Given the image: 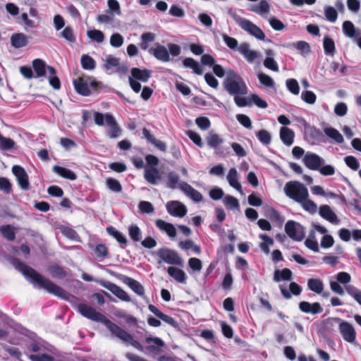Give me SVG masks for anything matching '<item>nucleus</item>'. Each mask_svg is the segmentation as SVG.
I'll use <instances>...</instances> for the list:
<instances>
[{
	"label": "nucleus",
	"mask_w": 361,
	"mask_h": 361,
	"mask_svg": "<svg viewBox=\"0 0 361 361\" xmlns=\"http://www.w3.org/2000/svg\"><path fill=\"white\" fill-rule=\"evenodd\" d=\"M11 264L19 271L26 279L32 283L35 288L39 289H44L48 293L59 297H63L65 295L64 290L55 284L49 279L44 277L33 268L29 267L18 258H13Z\"/></svg>",
	"instance_id": "f257e3e1"
},
{
	"label": "nucleus",
	"mask_w": 361,
	"mask_h": 361,
	"mask_svg": "<svg viewBox=\"0 0 361 361\" xmlns=\"http://www.w3.org/2000/svg\"><path fill=\"white\" fill-rule=\"evenodd\" d=\"M224 86L231 95H243L247 92V86L242 77L231 69L227 71Z\"/></svg>",
	"instance_id": "f03ea898"
},
{
	"label": "nucleus",
	"mask_w": 361,
	"mask_h": 361,
	"mask_svg": "<svg viewBox=\"0 0 361 361\" xmlns=\"http://www.w3.org/2000/svg\"><path fill=\"white\" fill-rule=\"evenodd\" d=\"M73 83L75 91L82 96H89L92 92H99L102 85V82L97 81L94 78L86 75L73 80Z\"/></svg>",
	"instance_id": "7ed1b4c3"
},
{
	"label": "nucleus",
	"mask_w": 361,
	"mask_h": 361,
	"mask_svg": "<svg viewBox=\"0 0 361 361\" xmlns=\"http://www.w3.org/2000/svg\"><path fill=\"white\" fill-rule=\"evenodd\" d=\"M284 192L287 197L296 202H301L305 197H309L307 187L297 180L287 182L284 186Z\"/></svg>",
	"instance_id": "20e7f679"
},
{
	"label": "nucleus",
	"mask_w": 361,
	"mask_h": 361,
	"mask_svg": "<svg viewBox=\"0 0 361 361\" xmlns=\"http://www.w3.org/2000/svg\"><path fill=\"white\" fill-rule=\"evenodd\" d=\"M78 312L85 317L94 322L103 323L106 328L111 331V325L116 324L112 322L110 319H107L104 314L97 312L94 308L81 303L78 305Z\"/></svg>",
	"instance_id": "39448f33"
},
{
	"label": "nucleus",
	"mask_w": 361,
	"mask_h": 361,
	"mask_svg": "<svg viewBox=\"0 0 361 361\" xmlns=\"http://www.w3.org/2000/svg\"><path fill=\"white\" fill-rule=\"evenodd\" d=\"M110 326H111L110 332L113 336L124 342L129 343L131 345L140 351L143 350V346L137 341L135 340L130 334L121 328L116 324L115 325H111Z\"/></svg>",
	"instance_id": "423d86ee"
},
{
	"label": "nucleus",
	"mask_w": 361,
	"mask_h": 361,
	"mask_svg": "<svg viewBox=\"0 0 361 361\" xmlns=\"http://www.w3.org/2000/svg\"><path fill=\"white\" fill-rule=\"evenodd\" d=\"M286 234L295 241H301L305 235V227L293 220L288 221L285 224Z\"/></svg>",
	"instance_id": "0eeeda50"
},
{
	"label": "nucleus",
	"mask_w": 361,
	"mask_h": 361,
	"mask_svg": "<svg viewBox=\"0 0 361 361\" xmlns=\"http://www.w3.org/2000/svg\"><path fill=\"white\" fill-rule=\"evenodd\" d=\"M335 321L339 322L338 329L344 341L348 343H353L356 340L357 334L353 326L340 318L336 317Z\"/></svg>",
	"instance_id": "6e6552de"
},
{
	"label": "nucleus",
	"mask_w": 361,
	"mask_h": 361,
	"mask_svg": "<svg viewBox=\"0 0 361 361\" xmlns=\"http://www.w3.org/2000/svg\"><path fill=\"white\" fill-rule=\"evenodd\" d=\"M157 255L161 261L167 264L179 266L183 264V259L175 250L169 248H161L158 250Z\"/></svg>",
	"instance_id": "1a4fd4ad"
},
{
	"label": "nucleus",
	"mask_w": 361,
	"mask_h": 361,
	"mask_svg": "<svg viewBox=\"0 0 361 361\" xmlns=\"http://www.w3.org/2000/svg\"><path fill=\"white\" fill-rule=\"evenodd\" d=\"M240 27L248 32L250 35L254 36L259 40H264L266 36L262 30L257 26L255 24L252 23L250 20L247 19H242L239 22Z\"/></svg>",
	"instance_id": "9d476101"
},
{
	"label": "nucleus",
	"mask_w": 361,
	"mask_h": 361,
	"mask_svg": "<svg viewBox=\"0 0 361 361\" xmlns=\"http://www.w3.org/2000/svg\"><path fill=\"white\" fill-rule=\"evenodd\" d=\"M116 277L122 283L127 285L137 295L141 297L145 295L144 287L139 281L121 274H117Z\"/></svg>",
	"instance_id": "9b49d317"
},
{
	"label": "nucleus",
	"mask_w": 361,
	"mask_h": 361,
	"mask_svg": "<svg viewBox=\"0 0 361 361\" xmlns=\"http://www.w3.org/2000/svg\"><path fill=\"white\" fill-rule=\"evenodd\" d=\"M99 284L104 288L109 290L110 292H111L114 295H116L122 301L130 302L131 300V298L129 296V295L116 284L108 281H102L99 283Z\"/></svg>",
	"instance_id": "f8f14e48"
},
{
	"label": "nucleus",
	"mask_w": 361,
	"mask_h": 361,
	"mask_svg": "<svg viewBox=\"0 0 361 361\" xmlns=\"http://www.w3.org/2000/svg\"><path fill=\"white\" fill-rule=\"evenodd\" d=\"M12 172L16 177L20 187L24 190H27L30 188V183L25 170L20 166L14 165L12 167Z\"/></svg>",
	"instance_id": "ddd939ff"
},
{
	"label": "nucleus",
	"mask_w": 361,
	"mask_h": 361,
	"mask_svg": "<svg viewBox=\"0 0 361 361\" xmlns=\"http://www.w3.org/2000/svg\"><path fill=\"white\" fill-rule=\"evenodd\" d=\"M167 212L173 216L183 217L187 214L186 207L178 201H170L166 204Z\"/></svg>",
	"instance_id": "4468645a"
},
{
	"label": "nucleus",
	"mask_w": 361,
	"mask_h": 361,
	"mask_svg": "<svg viewBox=\"0 0 361 361\" xmlns=\"http://www.w3.org/2000/svg\"><path fill=\"white\" fill-rule=\"evenodd\" d=\"M148 309L151 312H152L156 317L162 320L164 322L168 324L173 328L178 327V323L173 317L163 313L154 305H149Z\"/></svg>",
	"instance_id": "2eb2a0df"
},
{
	"label": "nucleus",
	"mask_w": 361,
	"mask_h": 361,
	"mask_svg": "<svg viewBox=\"0 0 361 361\" xmlns=\"http://www.w3.org/2000/svg\"><path fill=\"white\" fill-rule=\"evenodd\" d=\"M303 162L306 167L311 170H318L322 162V159L317 154L314 153H307L304 158Z\"/></svg>",
	"instance_id": "dca6fc26"
},
{
	"label": "nucleus",
	"mask_w": 361,
	"mask_h": 361,
	"mask_svg": "<svg viewBox=\"0 0 361 361\" xmlns=\"http://www.w3.org/2000/svg\"><path fill=\"white\" fill-rule=\"evenodd\" d=\"M105 121L109 127L108 135L110 138H116L121 135V128H119L116 119L110 114H105Z\"/></svg>",
	"instance_id": "f3484780"
},
{
	"label": "nucleus",
	"mask_w": 361,
	"mask_h": 361,
	"mask_svg": "<svg viewBox=\"0 0 361 361\" xmlns=\"http://www.w3.org/2000/svg\"><path fill=\"white\" fill-rule=\"evenodd\" d=\"M179 188L183 190L188 196L196 202H201L203 199L202 195L197 190L193 188L186 182H180L178 184Z\"/></svg>",
	"instance_id": "a211bd4d"
},
{
	"label": "nucleus",
	"mask_w": 361,
	"mask_h": 361,
	"mask_svg": "<svg viewBox=\"0 0 361 361\" xmlns=\"http://www.w3.org/2000/svg\"><path fill=\"white\" fill-rule=\"evenodd\" d=\"M144 178L147 183L152 185H157L161 179V176L157 167H150L149 166L145 169Z\"/></svg>",
	"instance_id": "6ab92c4d"
},
{
	"label": "nucleus",
	"mask_w": 361,
	"mask_h": 361,
	"mask_svg": "<svg viewBox=\"0 0 361 361\" xmlns=\"http://www.w3.org/2000/svg\"><path fill=\"white\" fill-rule=\"evenodd\" d=\"M149 52L157 60L163 62H169L170 61L169 52L163 45L158 44L155 48H151Z\"/></svg>",
	"instance_id": "aec40b11"
},
{
	"label": "nucleus",
	"mask_w": 361,
	"mask_h": 361,
	"mask_svg": "<svg viewBox=\"0 0 361 361\" xmlns=\"http://www.w3.org/2000/svg\"><path fill=\"white\" fill-rule=\"evenodd\" d=\"M207 142L211 148L215 149L216 154H223V151L221 150L220 146L224 142V140L218 134L209 133L207 137Z\"/></svg>",
	"instance_id": "412c9836"
},
{
	"label": "nucleus",
	"mask_w": 361,
	"mask_h": 361,
	"mask_svg": "<svg viewBox=\"0 0 361 361\" xmlns=\"http://www.w3.org/2000/svg\"><path fill=\"white\" fill-rule=\"evenodd\" d=\"M267 57L264 60L263 64L265 68L274 72H279V68L276 61L274 59L275 52L271 49H268L264 51Z\"/></svg>",
	"instance_id": "4be33fe9"
},
{
	"label": "nucleus",
	"mask_w": 361,
	"mask_h": 361,
	"mask_svg": "<svg viewBox=\"0 0 361 361\" xmlns=\"http://www.w3.org/2000/svg\"><path fill=\"white\" fill-rule=\"evenodd\" d=\"M280 290L281 295L286 300L290 299L292 297V294L295 296H298L300 295L302 292L301 286L295 282H291L289 284V291L285 288H283L282 286H280Z\"/></svg>",
	"instance_id": "5701e85b"
},
{
	"label": "nucleus",
	"mask_w": 361,
	"mask_h": 361,
	"mask_svg": "<svg viewBox=\"0 0 361 361\" xmlns=\"http://www.w3.org/2000/svg\"><path fill=\"white\" fill-rule=\"evenodd\" d=\"M319 215L331 224H337L339 222L336 214L329 205L324 204L319 207Z\"/></svg>",
	"instance_id": "b1692460"
},
{
	"label": "nucleus",
	"mask_w": 361,
	"mask_h": 361,
	"mask_svg": "<svg viewBox=\"0 0 361 361\" xmlns=\"http://www.w3.org/2000/svg\"><path fill=\"white\" fill-rule=\"evenodd\" d=\"M295 137L294 131L286 126L281 127L280 129V138L282 142L286 146H290L293 144Z\"/></svg>",
	"instance_id": "393cba45"
},
{
	"label": "nucleus",
	"mask_w": 361,
	"mask_h": 361,
	"mask_svg": "<svg viewBox=\"0 0 361 361\" xmlns=\"http://www.w3.org/2000/svg\"><path fill=\"white\" fill-rule=\"evenodd\" d=\"M167 272L168 274L177 282L180 283H185L186 282L187 276L183 270L174 267H169Z\"/></svg>",
	"instance_id": "a878e982"
},
{
	"label": "nucleus",
	"mask_w": 361,
	"mask_h": 361,
	"mask_svg": "<svg viewBox=\"0 0 361 361\" xmlns=\"http://www.w3.org/2000/svg\"><path fill=\"white\" fill-rule=\"evenodd\" d=\"M11 43L14 48L20 49L28 44V39L23 33H15L11 37Z\"/></svg>",
	"instance_id": "bb28decb"
},
{
	"label": "nucleus",
	"mask_w": 361,
	"mask_h": 361,
	"mask_svg": "<svg viewBox=\"0 0 361 361\" xmlns=\"http://www.w3.org/2000/svg\"><path fill=\"white\" fill-rule=\"evenodd\" d=\"M131 75L133 79L146 82L151 77V73L147 69H140L139 68H133L131 69Z\"/></svg>",
	"instance_id": "cd10ccee"
},
{
	"label": "nucleus",
	"mask_w": 361,
	"mask_h": 361,
	"mask_svg": "<svg viewBox=\"0 0 361 361\" xmlns=\"http://www.w3.org/2000/svg\"><path fill=\"white\" fill-rule=\"evenodd\" d=\"M145 342L148 344L146 347L147 350L151 352H159V348L164 345V342L158 337H147Z\"/></svg>",
	"instance_id": "c85d7f7f"
},
{
	"label": "nucleus",
	"mask_w": 361,
	"mask_h": 361,
	"mask_svg": "<svg viewBox=\"0 0 361 361\" xmlns=\"http://www.w3.org/2000/svg\"><path fill=\"white\" fill-rule=\"evenodd\" d=\"M155 224L161 231H165L169 237L174 238L176 235V228L172 224L162 219H157Z\"/></svg>",
	"instance_id": "c756f323"
},
{
	"label": "nucleus",
	"mask_w": 361,
	"mask_h": 361,
	"mask_svg": "<svg viewBox=\"0 0 361 361\" xmlns=\"http://www.w3.org/2000/svg\"><path fill=\"white\" fill-rule=\"evenodd\" d=\"M343 31L345 36L355 39L360 35V31L355 27L351 21L345 20L343 23Z\"/></svg>",
	"instance_id": "7c9ffc66"
},
{
	"label": "nucleus",
	"mask_w": 361,
	"mask_h": 361,
	"mask_svg": "<svg viewBox=\"0 0 361 361\" xmlns=\"http://www.w3.org/2000/svg\"><path fill=\"white\" fill-rule=\"evenodd\" d=\"M53 171L63 178H66L70 180H74L77 178L76 174L71 169L65 167L55 165L52 169Z\"/></svg>",
	"instance_id": "2f4dec72"
},
{
	"label": "nucleus",
	"mask_w": 361,
	"mask_h": 361,
	"mask_svg": "<svg viewBox=\"0 0 361 361\" xmlns=\"http://www.w3.org/2000/svg\"><path fill=\"white\" fill-rule=\"evenodd\" d=\"M47 66L45 62L40 59H36L32 61V67L36 73V78L45 76Z\"/></svg>",
	"instance_id": "473e14b6"
},
{
	"label": "nucleus",
	"mask_w": 361,
	"mask_h": 361,
	"mask_svg": "<svg viewBox=\"0 0 361 361\" xmlns=\"http://www.w3.org/2000/svg\"><path fill=\"white\" fill-rule=\"evenodd\" d=\"M239 51L244 56L246 60L250 63L258 56L257 51L250 49L249 44L247 43L240 44Z\"/></svg>",
	"instance_id": "72a5a7b5"
},
{
	"label": "nucleus",
	"mask_w": 361,
	"mask_h": 361,
	"mask_svg": "<svg viewBox=\"0 0 361 361\" xmlns=\"http://www.w3.org/2000/svg\"><path fill=\"white\" fill-rule=\"evenodd\" d=\"M227 180L231 187L239 192L242 191L241 185L238 180V172L235 168H231L229 170L227 175Z\"/></svg>",
	"instance_id": "f704fd0d"
},
{
	"label": "nucleus",
	"mask_w": 361,
	"mask_h": 361,
	"mask_svg": "<svg viewBox=\"0 0 361 361\" xmlns=\"http://www.w3.org/2000/svg\"><path fill=\"white\" fill-rule=\"evenodd\" d=\"M47 71L49 72L50 76L49 78V85L54 90H59L61 88V81L58 76H56V69L51 66H47Z\"/></svg>",
	"instance_id": "c9c22d12"
},
{
	"label": "nucleus",
	"mask_w": 361,
	"mask_h": 361,
	"mask_svg": "<svg viewBox=\"0 0 361 361\" xmlns=\"http://www.w3.org/2000/svg\"><path fill=\"white\" fill-rule=\"evenodd\" d=\"M324 51L327 56H334L336 51L334 39L329 35H325L323 41Z\"/></svg>",
	"instance_id": "e433bc0d"
},
{
	"label": "nucleus",
	"mask_w": 361,
	"mask_h": 361,
	"mask_svg": "<svg viewBox=\"0 0 361 361\" xmlns=\"http://www.w3.org/2000/svg\"><path fill=\"white\" fill-rule=\"evenodd\" d=\"M106 232L109 235L114 237L118 243H119L122 246H126L127 245V239L125 235L117 231L114 227L110 226L106 228Z\"/></svg>",
	"instance_id": "4c0bfd02"
},
{
	"label": "nucleus",
	"mask_w": 361,
	"mask_h": 361,
	"mask_svg": "<svg viewBox=\"0 0 361 361\" xmlns=\"http://www.w3.org/2000/svg\"><path fill=\"white\" fill-rule=\"evenodd\" d=\"M183 65L185 68H190L192 69L193 72L197 75H202V69L199 64L198 62H197L194 59L192 58H185L183 61Z\"/></svg>",
	"instance_id": "58836bf2"
},
{
	"label": "nucleus",
	"mask_w": 361,
	"mask_h": 361,
	"mask_svg": "<svg viewBox=\"0 0 361 361\" xmlns=\"http://www.w3.org/2000/svg\"><path fill=\"white\" fill-rule=\"evenodd\" d=\"M324 132L326 136L331 138L338 144L343 142V137L338 130L332 127L325 128Z\"/></svg>",
	"instance_id": "ea45409f"
},
{
	"label": "nucleus",
	"mask_w": 361,
	"mask_h": 361,
	"mask_svg": "<svg viewBox=\"0 0 361 361\" xmlns=\"http://www.w3.org/2000/svg\"><path fill=\"white\" fill-rule=\"evenodd\" d=\"M292 277V271L288 269L285 268L281 271L276 269L274 274V280L276 282H279L281 280L289 281Z\"/></svg>",
	"instance_id": "a19ab883"
},
{
	"label": "nucleus",
	"mask_w": 361,
	"mask_h": 361,
	"mask_svg": "<svg viewBox=\"0 0 361 361\" xmlns=\"http://www.w3.org/2000/svg\"><path fill=\"white\" fill-rule=\"evenodd\" d=\"M308 288L317 293L321 294L324 290V284L319 279H310L307 281Z\"/></svg>",
	"instance_id": "79ce46f5"
},
{
	"label": "nucleus",
	"mask_w": 361,
	"mask_h": 361,
	"mask_svg": "<svg viewBox=\"0 0 361 361\" xmlns=\"http://www.w3.org/2000/svg\"><path fill=\"white\" fill-rule=\"evenodd\" d=\"M48 269L54 278L61 279L66 278L67 276L66 271L64 269L58 264L51 265L49 267Z\"/></svg>",
	"instance_id": "37998d69"
},
{
	"label": "nucleus",
	"mask_w": 361,
	"mask_h": 361,
	"mask_svg": "<svg viewBox=\"0 0 361 361\" xmlns=\"http://www.w3.org/2000/svg\"><path fill=\"white\" fill-rule=\"evenodd\" d=\"M80 63L84 70L92 71L96 67L95 61L87 54H83L81 56Z\"/></svg>",
	"instance_id": "c03bdc74"
},
{
	"label": "nucleus",
	"mask_w": 361,
	"mask_h": 361,
	"mask_svg": "<svg viewBox=\"0 0 361 361\" xmlns=\"http://www.w3.org/2000/svg\"><path fill=\"white\" fill-rule=\"evenodd\" d=\"M0 232L9 241H13L16 239L15 230L11 225L1 226Z\"/></svg>",
	"instance_id": "a18cd8bd"
},
{
	"label": "nucleus",
	"mask_w": 361,
	"mask_h": 361,
	"mask_svg": "<svg viewBox=\"0 0 361 361\" xmlns=\"http://www.w3.org/2000/svg\"><path fill=\"white\" fill-rule=\"evenodd\" d=\"M128 234L130 239L134 242H138L141 240L142 232L140 228L136 224H131L129 226Z\"/></svg>",
	"instance_id": "49530a36"
},
{
	"label": "nucleus",
	"mask_w": 361,
	"mask_h": 361,
	"mask_svg": "<svg viewBox=\"0 0 361 361\" xmlns=\"http://www.w3.org/2000/svg\"><path fill=\"white\" fill-rule=\"evenodd\" d=\"M120 66L119 59L112 55L106 56L103 67L106 70L118 68Z\"/></svg>",
	"instance_id": "de8ad7c7"
},
{
	"label": "nucleus",
	"mask_w": 361,
	"mask_h": 361,
	"mask_svg": "<svg viewBox=\"0 0 361 361\" xmlns=\"http://www.w3.org/2000/svg\"><path fill=\"white\" fill-rule=\"evenodd\" d=\"M256 137L264 145H269L271 141V136L269 131L264 129L259 130L256 133Z\"/></svg>",
	"instance_id": "09e8293b"
},
{
	"label": "nucleus",
	"mask_w": 361,
	"mask_h": 361,
	"mask_svg": "<svg viewBox=\"0 0 361 361\" xmlns=\"http://www.w3.org/2000/svg\"><path fill=\"white\" fill-rule=\"evenodd\" d=\"M106 185L109 190L114 192H121L123 190L122 185L120 182L113 178H108L106 179Z\"/></svg>",
	"instance_id": "8fccbe9b"
},
{
	"label": "nucleus",
	"mask_w": 361,
	"mask_h": 361,
	"mask_svg": "<svg viewBox=\"0 0 361 361\" xmlns=\"http://www.w3.org/2000/svg\"><path fill=\"white\" fill-rule=\"evenodd\" d=\"M298 203L300 204L305 211L310 214H314L317 210V204L308 197H305L304 200H302V201Z\"/></svg>",
	"instance_id": "3c124183"
},
{
	"label": "nucleus",
	"mask_w": 361,
	"mask_h": 361,
	"mask_svg": "<svg viewBox=\"0 0 361 361\" xmlns=\"http://www.w3.org/2000/svg\"><path fill=\"white\" fill-rule=\"evenodd\" d=\"M345 288L347 293L361 305V290L352 285L345 286Z\"/></svg>",
	"instance_id": "603ef678"
},
{
	"label": "nucleus",
	"mask_w": 361,
	"mask_h": 361,
	"mask_svg": "<svg viewBox=\"0 0 361 361\" xmlns=\"http://www.w3.org/2000/svg\"><path fill=\"white\" fill-rule=\"evenodd\" d=\"M87 35L92 41L96 42L97 43H102L104 39V33L99 30L94 29L88 30L87 32Z\"/></svg>",
	"instance_id": "864d4df0"
},
{
	"label": "nucleus",
	"mask_w": 361,
	"mask_h": 361,
	"mask_svg": "<svg viewBox=\"0 0 361 361\" xmlns=\"http://www.w3.org/2000/svg\"><path fill=\"white\" fill-rule=\"evenodd\" d=\"M290 46L296 48L302 55H305L311 51L310 44L305 41H298L296 43H293Z\"/></svg>",
	"instance_id": "5fc2aeb1"
},
{
	"label": "nucleus",
	"mask_w": 361,
	"mask_h": 361,
	"mask_svg": "<svg viewBox=\"0 0 361 361\" xmlns=\"http://www.w3.org/2000/svg\"><path fill=\"white\" fill-rule=\"evenodd\" d=\"M252 11L257 14L262 15L269 11V5L266 0H261L258 5L255 6Z\"/></svg>",
	"instance_id": "6e6d98bb"
},
{
	"label": "nucleus",
	"mask_w": 361,
	"mask_h": 361,
	"mask_svg": "<svg viewBox=\"0 0 361 361\" xmlns=\"http://www.w3.org/2000/svg\"><path fill=\"white\" fill-rule=\"evenodd\" d=\"M301 99L307 104H313L316 102L317 96L312 91L305 90L302 92Z\"/></svg>",
	"instance_id": "4d7b16f0"
},
{
	"label": "nucleus",
	"mask_w": 361,
	"mask_h": 361,
	"mask_svg": "<svg viewBox=\"0 0 361 361\" xmlns=\"http://www.w3.org/2000/svg\"><path fill=\"white\" fill-rule=\"evenodd\" d=\"M324 14L327 20L334 23L337 20L338 13L332 6H326L324 8Z\"/></svg>",
	"instance_id": "13d9d810"
},
{
	"label": "nucleus",
	"mask_w": 361,
	"mask_h": 361,
	"mask_svg": "<svg viewBox=\"0 0 361 361\" xmlns=\"http://www.w3.org/2000/svg\"><path fill=\"white\" fill-rule=\"evenodd\" d=\"M257 78L260 83L262 84L263 85L267 87H272L274 86V82L273 79L268 75L264 73H259L257 75Z\"/></svg>",
	"instance_id": "bf43d9fd"
},
{
	"label": "nucleus",
	"mask_w": 361,
	"mask_h": 361,
	"mask_svg": "<svg viewBox=\"0 0 361 361\" xmlns=\"http://www.w3.org/2000/svg\"><path fill=\"white\" fill-rule=\"evenodd\" d=\"M186 135L199 147H202L204 144L202 141L200 135L192 130H187Z\"/></svg>",
	"instance_id": "052dcab7"
},
{
	"label": "nucleus",
	"mask_w": 361,
	"mask_h": 361,
	"mask_svg": "<svg viewBox=\"0 0 361 361\" xmlns=\"http://www.w3.org/2000/svg\"><path fill=\"white\" fill-rule=\"evenodd\" d=\"M286 87L288 90L293 94H298L300 92V87L298 81L295 79H288L286 80Z\"/></svg>",
	"instance_id": "680f3d73"
},
{
	"label": "nucleus",
	"mask_w": 361,
	"mask_h": 361,
	"mask_svg": "<svg viewBox=\"0 0 361 361\" xmlns=\"http://www.w3.org/2000/svg\"><path fill=\"white\" fill-rule=\"evenodd\" d=\"M345 164L351 169L357 171L360 167L358 160L353 156L349 155L344 158Z\"/></svg>",
	"instance_id": "e2e57ef3"
},
{
	"label": "nucleus",
	"mask_w": 361,
	"mask_h": 361,
	"mask_svg": "<svg viewBox=\"0 0 361 361\" xmlns=\"http://www.w3.org/2000/svg\"><path fill=\"white\" fill-rule=\"evenodd\" d=\"M222 38L226 46L231 49L235 50L238 48V42L235 38L226 34L222 35Z\"/></svg>",
	"instance_id": "0e129e2a"
},
{
	"label": "nucleus",
	"mask_w": 361,
	"mask_h": 361,
	"mask_svg": "<svg viewBox=\"0 0 361 361\" xmlns=\"http://www.w3.org/2000/svg\"><path fill=\"white\" fill-rule=\"evenodd\" d=\"M123 38L119 33H114L110 37V44L112 47L118 48L122 46Z\"/></svg>",
	"instance_id": "69168bd1"
},
{
	"label": "nucleus",
	"mask_w": 361,
	"mask_h": 361,
	"mask_svg": "<svg viewBox=\"0 0 361 361\" xmlns=\"http://www.w3.org/2000/svg\"><path fill=\"white\" fill-rule=\"evenodd\" d=\"M195 123L202 130H207L211 126V122L207 117L200 116L195 119Z\"/></svg>",
	"instance_id": "338daca9"
},
{
	"label": "nucleus",
	"mask_w": 361,
	"mask_h": 361,
	"mask_svg": "<svg viewBox=\"0 0 361 361\" xmlns=\"http://www.w3.org/2000/svg\"><path fill=\"white\" fill-rule=\"evenodd\" d=\"M29 359L31 361H54V358L51 355L46 353L42 355H30Z\"/></svg>",
	"instance_id": "774afa93"
}]
</instances>
